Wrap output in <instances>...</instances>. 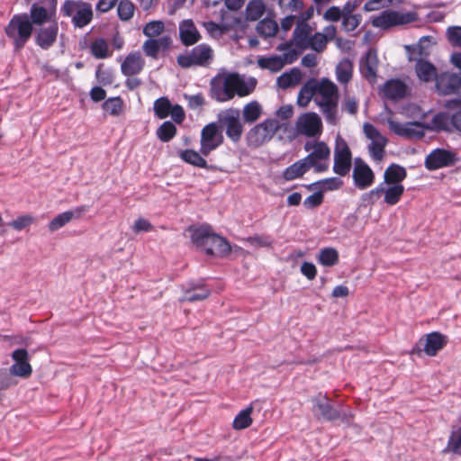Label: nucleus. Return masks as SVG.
Returning <instances> with one entry per match:
<instances>
[{
	"instance_id": "1",
	"label": "nucleus",
	"mask_w": 461,
	"mask_h": 461,
	"mask_svg": "<svg viewBox=\"0 0 461 461\" xmlns=\"http://www.w3.org/2000/svg\"><path fill=\"white\" fill-rule=\"evenodd\" d=\"M257 83L255 77L221 70L211 80V95L217 102H228L235 95L244 97L250 95Z\"/></svg>"
},
{
	"instance_id": "2",
	"label": "nucleus",
	"mask_w": 461,
	"mask_h": 461,
	"mask_svg": "<svg viewBox=\"0 0 461 461\" xmlns=\"http://www.w3.org/2000/svg\"><path fill=\"white\" fill-rule=\"evenodd\" d=\"M410 108L411 109V116L419 118L420 121L400 122L394 119L393 113L388 108H385L380 113L381 121L387 123L389 130L399 137L404 139H421L427 131L425 121H423L427 115L417 105H410Z\"/></svg>"
},
{
	"instance_id": "3",
	"label": "nucleus",
	"mask_w": 461,
	"mask_h": 461,
	"mask_svg": "<svg viewBox=\"0 0 461 461\" xmlns=\"http://www.w3.org/2000/svg\"><path fill=\"white\" fill-rule=\"evenodd\" d=\"M315 104L321 109L328 123L337 122L339 92L337 86L328 78L315 80Z\"/></svg>"
},
{
	"instance_id": "4",
	"label": "nucleus",
	"mask_w": 461,
	"mask_h": 461,
	"mask_svg": "<svg viewBox=\"0 0 461 461\" xmlns=\"http://www.w3.org/2000/svg\"><path fill=\"white\" fill-rule=\"evenodd\" d=\"M5 32L12 41L14 51H20L32 35V23L28 14H16L13 16L5 26Z\"/></svg>"
},
{
	"instance_id": "5",
	"label": "nucleus",
	"mask_w": 461,
	"mask_h": 461,
	"mask_svg": "<svg viewBox=\"0 0 461 461\" xmlns=\"http://www.w3.org/2000/svg\"><path fill=\"white\" fill-rule=\"evenodd\" d=\"M276 49L282 51L283 54L258 57L257 64L261 69L276 73L286 64H292L298 59L299 52L294 47H291L290 43H281Z\"/></svg>"
},
{
	"instance_id": "6",
	"label": "nucleus",
	"mask_w": 461,
	"mask_h": 461,
	"mask_svg": "<svg viewBox=\"0 0 461 461\" xmlns=\"http://www.w3.org/2000/svg\"><path fill=\"white\" fill-rule=\"evenodd\" d=\"M214 59V50L206 44L201 43L190 51L177 57V64L184 68L191 67H209Z\"/></svg>"
},
{
	"instance_id": "7",
	"label": "nucleus",
	"mask_w": 461,
	"mask_h": 461,
	"mask_svg": "<svg viewBox=\"0 0 461 461\" xmlns=\"http://www.w3.org/2000/svg\"><path fill=\"white\" fill-rule=\"evenodd\" d=\"M281 124L276 119H266L252 127L246 135L248 146L258 148L268 142L280 129Z\"/></svg>"
},
{
	"instance_id": "8",
	"label": "nucleus",
	"mask_w": 461,
	"mask_h": 461,
	"mask_svg": "<svg viewBox=\"0 0 461 461\" xmlns=\"http://www.w3.org/2000/svg\"><path fill=\"white\" fill-rule=\"evenodd\" d=\"M417 20L414 12H400L396 10H385L377 15L371 17V23L375 28L389 29L393 26L405 25Z\"/></svg>"
},
{
	"instance_id": "9",
	"label": "nucleus",
	"mask_w": 461,
	"mask_h": 461,
	"mask_svg": "<svg viewBox=\"0 0 461 461\" xmlns=\"http://www.w3.org/2000/svg\"><path fill=\"white\" fill-rule=\"evenodd\" d=\"M417 20L414 12H400L396 10H385L377 15L371 17V23L375 28L389 29L393 26L405 25Z\"/></svg>"
},
{
	"instance_id": "10",
	"label": "nucleus",
	"mask_w": 461,
	"mask_h": 461,
	"mask_svg": "<svg viewBox=\"0 0 461 461\" xmlns=\"http://www.w3.org/2000/svg\"><path fill=\"white\" fill-rule=\"evenodd\" d=\"M306 151H311L304 158L311 167H314L316 172H324L329 168L330 149L323 141L306 142L304 145Z\"/></svg>"
},
{
	"instance_id": "11",
	"label": "nucleus",
	"mask_w": 461,
	"mask_h": 461,
	"mask_svg": "<svg viewBox=\"0 0 461 461\" xmlns=\"http://www.w3.org/2000/svg\"><path fill=\"white\" fill-rule=\"evenodd\" d=\"M404 193L402 185L380 183L375 188L363 195L364 201L374 203L376 199L384 194V201L388 205L398 203Z\"/></svg>"
},
{
	"instance_id": "12",
	"label": "nucleus",
	"mask_w": 461,
	"mask_h": 461,
	"mask_svg": "<svg viewBox=\"0 0 461 461\" xmlns=\"http://www.w3.org/2000/svg\"><path fill=\"white\" fill-rule=\"evenodd\" d=\"M323 126L321 117L313 112L301 114L294 124V132L297 136L307 138L319 137L322 133Z\"/></svg>"
},
{
	"instance_id": "13",
	"label": "nucleus",
	"mask_w": 461,
	"mask_h": 461,
	"mask_svg": "<svg viewBox=\"0 0 461 461\" xmlns=\"http://www.w3.org/2000/svg\"><path fill=\"white\" fill-rule=\"evenodd\" d=\"M62 12L65 15L71 16L75 26L79 28L85 27L93 19L91 5L85 2L67 0L62 6Z\"/></svg>"
},
{
	"instance_id": "14",
	"label": "nucleus",
	"mask_w": 461,
	"mask_h": 461,
	"mask_svg": "<svg viewBox=\"0 0 461 461\" xmlns=\"http://www.w3.org/2000/svg\"><path fill=\"white\" fill-rule=\"evenodd\" d=\"M223 142V135L215 122L205 125L201 131L200 152L207 157Z\"/></svg>"
},
{
	"instance_id": "15",
	"label": "nucleus",
	"mask_w": 461,
	"mask_h": 461,
	"mask_svg": "<svg viewBox=\"0 0 461 461\" xmlns=\"http://www.w3.org/2000/svg\"><path fill=\"white\" fill-rule=\"evenodd\" d=\"M366 137L370 140L368 151L371 158L377 162L382 161L384 156V149L387 145V139L374 125L366 122L363 126Z\"/></svg>"
},
{
	"instance_id": "16",
	"label": "nucleus",
	"mask_w": 461,
	"mask_h": 461,
	"mask_svg": "<svg viewBox=\"0 0 461 461\" xmlns=\"http://www.w3.org/2000/svg\"><path fill=\"white\" fill-rule=\"evenodd\" d=\"M220 122L225 129L227 137L234 143L239 142L244 131L240 110L228 109L221 115Z\"/></svg>"
},
{
	"instance_id": "17",
	"label": "nucleus",
	"mask_w": 461,
	"mask_h": 461,
	"mask_svg": "<svg viewBox=\"0 0 461 461\" xmlns=\"http://www.w3.org/2000/svg\"><path fill=\"white\" fill-rule=\"evenodd\" d=\"M351 168V152L342 139L336 140L333 171L339 176H346Z\"/></svg>"
},
{
	"instance_id": "18",
	"label": "nucleus",
	"mask_w": 461,
	"mask_h": 461,
	"mask_svg": "<svg viewBox=\"0 0 461 461\" xmlns=\"http://www.w3.org/2000/svg\"><path fill=\"white\" fill-rule=\"evenodd\" d=\"M458 160L456 153L444 149L432 150L425 159V166L429 170L449 167Z\"/></svg>"
},
{
	"instance_id": "19",
	"label": "nucleus",
	"mask_w": 461,
	"mask_h": 461,
	"mask_svg": "<svg viewBox=\"0 0 461 461\" xmlns=\"http://www.w3.org/2000/svg\"><path fill=\"white\" fill-rule=\"evenodd\" d=\"M436 88L441 95L461 94V74L442 72L436 78Z\"/></svg>"
},
{
	"instance_id": "20",
	"label": "nucleus",
	"mask_w": 461,
	"mask_h": 461,
	"mask_svg": "<svg viewBox=\"0 0 461 461\" xmlns=\"http://www.w3.org/2000/svg\"><path fill=\"white\" fill-rule=\"evenodd\" d=\"M14 364L10 366V374L15 376L27 378L32 373L29 363V355L26 349H16L12 353Z\"/></svg>"
},
{
	"instance_id": "21",
	"label": "nucleus",
	"mask_w": 461,
	"mask_h": 461,
	"mask_svg": "<svg viewBox=\"0 0 461 461\" xmlns=\"http://www.w3.org/2000/svg\"><path fill=\"white\" fill-rule=\"evenodd\" d=\"M352 176L355 185L360 190H364L372 185L375 180V175L372 169L367 164L361 160H356Z\"/></svg>"
},
{
	"instance_id": "22",
	"label": "nucleus",
	"mask_w": 461,
	"mask_h": 461,
	"mask_svg": "<svg viewBox=\"0 0 461 461\" xmlns=\"http://www.w3.org/2000/svg\"><path fill=\"white\" fill-rule=\"evenodd\" d=\"M88 211V206L82 205L76 207L71 211H67L61 212L55 216L48 225L49 230L50 232H54L60 228L64 227L66 224L70 222L74 219H79L85 212Z\"/></svg>"
},
{
	"instance_id": "23",
	"label": "nucleus",
	"mask_w": 461,
	"mask_h": 461,
	"mask_svg": "<svg viewBox=\"0 0 461 461\" xmlns=\"http://www.w3.org/2000/svg\"><path fill=\"white\" fill-rule=\"evenodd\" d=\"M313 412L318 418H321L326 420H335L339 419L340 411L335 410L329 402L328 398L325 395H320L312 399Z\"/></svg>"
},
{
	"instance_id": "24",
	"label": "nucleus",
	"mask_w": 461,
	"mask_h": 461,
	"mask_svg": "<svg viewBox=\"0 0 461 461\" xmlns=\"http://www.w3.org/2000/svg\"><path fill=\"white\" fill-rule=\"evenodd\" d=\"M313 32L314 29L307 22L297 21L296 27L293 34V40L289 42L291 47L294 45L302 50H307V44L309 43Z\"/></svg>"
},
{
	"instance_id": "25",
	"label": "nucleus",
	"mask_w": 461,
	"mask_h": 461,
	"mask_svg": "<svg viewBox=\"0 0 461 461\" xmlns=\"http://www.w3.org/2000/svg\"><path fill=\"white\" fill-rule=\"evenodd\" d=\"M179 39L185 46H192L201 40V34L191 19H185L178 25Z\"/></svg>"
},
{
	"instance_id": "26",
	"label": "nucleus",
	"mask_w": 461,
	"mask_h": 461,
	"mask_svg": "<svg viewBox=\"0 0 461 461\" xmlns=\"http://www.w3.org/2000/svg\"><path fill=\"white\" fill-rule=\"evenodd\" d=\"M59 32V26L56 22L50 23L46 27H41L37 30L35 41L41 49L48 50L56 41Z\"/></svg>"
},
{
	"instance_id": "27",
	"label": "nucleus",
	"mask_w": 461,
	"mask_h": 461,
	"mask_svg": "<svg viewBox=\"0 0 461 461\" xmlns=\"http://www.w3.org/2000/svg\"><path fill=\"white\" fill-rule=\"evenodd\" d=\"M423 345L424 352L430 357L436 356L437 353L447 344V339L439 332H431L427 334L424 339L420 340Z\"/></svg>"
},
{
	"instance_id": "28",
	"label": "nucleus",
	"mask_w": 461,
	"mask_h": 461,
	"mask_svg": "<svg viewBox=\"0 0 461 461\" xmlns=\"http://www.w3.org/2000/svg\"><path fill=\"white\" fill-rule=\"evenodd\" d=\"M145 64V60L139 51L131 52L122 62L121 70L125 76L139 74Z\"/></svg>"
},
{
	"instance_id": "29",
	"label": "nucleus",
	"mask_w": 461,
	"mask_h": 461,
	"mask_svg": "<svg viewBox=\"0 0 461 461\" xmlns=\"http://www.w3.org/2000/svg\"><path fill=\"white\" fill-rule=\"evenodd\" d=\"M406 93L407 86L400 79H390L382 88L383 97L393 101L403 98Z\"/></svg>"
},
{
	"instance_id": "30",
	"label": "nucleus",
	"mask_w": 461,
	"mask_h": 461,
	"mask_svg": "<svg viewBox=\"0 0 461 461\" xmlns=\"http://www.w3.org/2000/svg\"><path fill=\"white\" fill-rule=\"evenodd\" d=\"M208 239L203 249L206 254L222 257L230 251V244L219 235L212 233Z\"/></svg>"
},
{
	"instance_id": "31",
	"label": "nucleus",
	"mask_w": 461,
	"mask_h": 461,
	"mask_svg": "<svg viewBox=\"0 0 461 461\" xmlns=\"http://www.w3.org/2000/svg\"><path fill=\"white\" fill-rule=\"evenodd\" d=\"M378 68V58L376 51L369 50L366 57L361 60L360 69L364 77L369 80H374L376 77Z\"/></svg>"
},
{
	"instance_id": "32",
	"label": "nucleus",
	"mask_w": 461,
	"mask_h": 461,
	"mask_svg": "<svg viewBox=\"0 0 461 461\" xmlns=\"http://www.w3.org/2000/svg\"><path fill=\"white\" fill-rule=\"evenodd\" d=\"M415 73L420 81L426 83L433 80L436 81V78L438 76L437 74L436 67L432 63L422 59L416 61Z\"/></svg>"
},
{
	"instance_id": "33",
	"label": "nucleus",
	"mask_w": 461,
	"mask_h": 461,
	"mask_svg": "<svg viewBox=\"0 0 461 461\" xmlns=\"http://www.w3.org/2000/svg\"><path fill=\"white\" fill-rule=\"evenodd\" d=\"M55 14V7L48 11L43 6L32 5L30 10V17L32 25H42L44 23L55 22L52 18Z\"/></svg>"
},
{
	"instance_id": "34",
	"label": "nucleus",
	"mask_w": 461,
	"mask_h": 461,
	"mask_svg": "<svg viewBox=\"0 0 461 461\" xmlns=\"http://www.w3.org/2000/svg\"><path fill=\"white\" fill-rule=\"evenodd\" d=\"M310 168V165L303 158L286 167L282 176L285 181H293L302 177Z\"/></svg>"
},
{
	"instance_id": "35",
	"label": "nucleus",
	"mask_w": 461,
	"mask_h": 461,
	"mask_svg": "<svg viewBox=\"0 0 461 461\" xmlns=\"http://www.w3.org/2000/svg\"><path fill=\"white\" fill-rule=\"evenodd\" d=\"M407 176L406 169L397 164L390 165L384 173V181L385 184L402 185V182Z\"/></svg>"
},
{
	"instance_id": "36",
	"label": "nucleus",
	"mask_w": 461,
	"mask_h": 461,
	"mask_svg": "<svg viewBox=\"0 0 461 461\" xmlns=\"http://www.w3.org/2000/svg\"><path fill=\"white\" fill-rule=\"evenodd\" d=\"M336 79L341 85H347L353 76V63L348 59L339 62L335 69Z\"/></svg>"
},
{
	"instance_id": "37",
	"label": "nucleus",
	"mask_w": 461,
	"mask_h": 461,
	"mask_svg": "<svg viewBox=\"0 0 461 461\" xmlns=\"http://www.w3.org/2000/svg\"><path fill=\"white\" fill-rule=\"evenodd\" d=\"M302 80V74L298 68H292L277 77L276 84L280 88L286 89L297 86Z\"/></svg>"
},
{
	"instance_id": "38",
	"label": "nucleus",
	"mask_w": 461,
	"mask_h": 461,
	"mask_svg": "<svg viewBox=\"0 0 461 461\" xmlns=\"http://www.w3.org/2000/svg\"><path fill=\"white\" fill-rule=\"evenodd\" d=\"M211 294L209 288L203 284L194 285L187 289L184 296L180 299L181 302H195L206 299Z\"/></svg>"
},
{
	"instance_id": "39",
	"label": "nucleus",
	"mask_w": 461,
	"mask_h": 461,
	"mask_svg": "<svg viewBox=\"0 0 461 461\" xmlns=\"http://www.w3.org/2000/svg\"><path fill=\"white\" fill-rule=\"evenodd\" d=\"M180 158L187 164L200 168H206L208 167L204 156L199 151L194 149H185L179 152Z\"/></svg>"
},
{
	"instance_id": "40",
	"label": "nucleus",
	"mask_w": 461,
	"mask_h": 461,
	"mask_svg": "<svg viewBox=\"0 0 461 461\" xmlns=\"http://www.w3.org/2000/svg\"><path fill=\"white\" fill-rule=\"evenodd\" d=\"M451 124V117L447 113L434 114L429 122H425L427 131H440L448 129Z\"/></svg>"
},
{
	"instance_id": "41",
	"label": "nucleus",
	"mask_w": 461,
	"mask_h": 461,
	"mask_svg": "<svg viewBox=\"0 0 461 461\" xmlns=\"http://www.w3.org/2000/svg\"><path fill=\"white\" fill-rule=\"evenodd\" d=\"M253 412V405L249 404L245 409L241 410L234 418L232 427L236 430H241L249 428L252 424L251 414Z\"/></svg>"
},
{
	"instance_id": "42",
	"label": "nucleus",
	"mask_w": 461,
	"mask_h": 461,
	"mask_svg": "<svg viewBox=\"0 0 461 461\" xmlns=\"http://www.w3.org/2000/svg\"><path fill=\"white\" fill-rule=\"evenodd\" d=\"M315 80L306 82L299 91L297 104L301 107H306L312 99L315 101Z\"/></svg>"
},
{
	"instance_id": "43",
	"label": "nucleus",
	"mask_w": 461,
	"mask_h": 461,
	"mask_svg": "<svg viewBox=\"0 0 461 461\" xmlns=\"http://www.w3.org/2000/svg\"><path fill=\"white\" fill-rule=\"evenodd\" d=\"M263 113V108L258 101H251L242 109L243 120L247 123H253L258 121Z\"/></svg>"
},
{
	"instance_id": "44",
	"label": "nucleus",
	"mask_w": 461,
	"mask_h": 461,
	"mask_svg": "<svg viewBox=\"0 0 461 461\" xmlns=\"http://www.w3.org/2000/svg\"><path fill=\"white\" fill-rule=\"evenodd\" d=\"M266 12V4L263 0H251L246 7V18L249 21L260 19Z\"/></svg>"
},
{
	"instance_id": "45",
	"label": "nucleus",
	"mask_w": 461,
	"mask_h": 461,
	"mask_svg": "<svg viewBox=\"0 0 461 461\" xmlns=\"http://www.w3.org/2000/svg\"><path fill=\"white\" fill-rule=\"evenodd\" d=\"M317 260L324 267H333L339 262V252L334 248H323L320 250Z\"/></svg>"
},
{
	"instance_id": "46",
	"label": "nucleus",
	"mask_w": 461,
	"mask_h": 461,
	"mask_svg": "<svg viewBox=\"0 0 461 461\" xmlns=\"http://www.w3.org/2000/svg\"><path fill=\"white\" fill-rule=\"evenodd\" d=\"M192 241L202 249L207 243L208 238L212 236L209 226L203 225L197 228L190 229Z\"/></svg>"
},
{
	"instance_id": "47",
	"label": "nucleus",
	"mask_w": 461,
	"mask_h": 461,
	"mask_svg": "<svg viewBox=\"0 0 461 461\" xmlns=\"http://www.w3.org/2000/svg\"><path fill=\"white\" fill-rule=\"evenodd\" d=\"M257 32L265 38L275 37L278 32V24L273 19L265 18L258 23Z\"/></svg>"
},
{
	"instance_id": "48",
	"label": "nucleus",
	"mask_w": 461,
	"mask_h": 461,
	"mask_svg": "<svg viewBox=\"0 0 461 461\" xmlns=\"http://www.w3.org/2000/svg\"><path fill=\"white\" fill-rule=\"evenodd\" d=\"M444 453H452L454 455L461 456V427L452 430Z\"/></svg>"
},
{
	"instance_id": "49",
	"label": "nucleus",
	"mask_w": 461,
	"mask_h": 461,
	"mask_svg": "<svg viewBox=\"0 0 461 461\" xmlns=\"http://www.w3.org/2000/svg\"><path fill=\"white\" fill-rule=\"evenodd\" d=\"M91 53L96 59H104L112 54L109 50L108 43L104 39L99 38L91 44Z\"/></svg>"
},
{
	"instance_id": "50",
	"label": "nucleus",
	"mask_w": 461,
	"mask_h": 461,
	"mask_svg": "<svg viewBox=\"0 0 461 461\" xmlns=\"http://www.w3.org/2000/svg\"><path fill=\"white\" fill-rule=\"evenodd\" d=\"M176 133V126L169 121L164 122L157 130L158 138L164 142L172 140Z\"/></svg>"
},
{
	"instance_id": "51",
	"label": "nucleus",
	"mask_w": 461,
	"mask_h": 461,
	"mask_svg": "<svg viewBox=\"0 0 461 461\" xmlns=\"http://www.w3.org/2000/svg\"><path fill=\"white\" fill-rule=\"evenodd\" d=\"M317 186L319 190L323 192L334 191L340 188L343 185V181L339 177H329L312 184Z\"/></svg>"
},
{
	"instance_id": "52",
	"label": "nucleus",
	"mask_w": 461,
	"mask_h": 461,
	"mask_svg": "<svg viewBox=\"0 0 461 461\" xmlns=\"http://www.w3.org/2000/svg\"><path fill=\"white\" fill-rule=\"evenodd\" d=\"M172 104L167 97H160L154 102V113L159 119H165L169 115Z\"/></svg>"
},
{
	"instance_id": "53",
	"label": "nucleus",
	"mask_w": 461,
	"mask_h": 461,
	"mask_svg": "<svg viewBox=\"0 0 461 461\" xmlns=\"http://www.w3.org/2000/svg\"><path fill=\"white\" fill-rule=\"evenodd\" d=\"M165 30V23L162 21L155 20L148 23L143 28V34L148 38L160 36Z\"/></svg>"
},
{
	"instance_id": "54",
	"label": "nucleus",
	"mask_w": 461,
	"mask_h": 461,
	"mask_svg": "<svg viewBox=\"0 0 461 461\" xmlns=\"http://www.w3.org/2000/svg\"><path fill=\"white\" fill-rule=\"evenodd\" d=\"M134 11L133 4L129 0H122L117 5V14L123 21L131 19L133 16Z\"/></svg>"
},
{
	"instance_id": "55",
	"label": "nucleus",
	"mask_w": 461,
	"mask_h": 461,
	"mask_svg": "<svg viewBox=\"0 0 461 461\" xmlns=\"http://www.w3.org/2000/svg\"><path fill=\"white\" fill-rule=\"evenodd\" d=\"M35 219L31 214H24L18 216L16 219L13 220L9 222V226L14 229L15 230H22L34 222Z\"/></svg>"
},
{
	"instance_id": "56",
	"label": "nucleus",
	"mask_w": 461,
	"mask_h": 461,
	"mask_svg": "<svg viewBox=\"0 0 461 461\" xmlns=\"http://www.w3.org/2000/svg\"><path fill=\"white\" fill-rule=\"evenodd\" d=\"M327 42L325 37L321 35V32H313L307 44V49H312L316 52H322L326 48Z\"/></svg>"
},
{
	"instance_id": "57",
	"label": "nucleus",
	"mask_w": 461,
	"mask_h": 461,
	"mask_svg": "<svg viewBox=\"0 0 461 461\" xmlns=\"http://www.w3.org/2000/svg\"><path fill=\"white\" fill-rule=\"evenodd\" d=\"M203 28L207 33L213 39H220L226 32V28L214 22H204L203 23Z\"/></svg>"
},
{
	"instance_id": "58",
	"label": "nucleus",
	"mask_w": 461,
	"mask_h": 461,
	"mask_svg": "<svg viewBox=\"0 0 461 461\" xmlns=\"http://www.w3.org/2000/svg\"><path fill=\"white\" fill-rule=\"evenodd\" d=\"M362 21L360 14L345 15L342 18V27L346 32L356 30Z\"/></svg>"
},
{
	"instance_id": "59",
	"label": "nucleus",
	"mask_w": 461,
	"mask_h": 461,
	"mask_svg": "<svg viewBox=\"0 0 461 461\" xmlns=\"http://www.w3.org/2000/svg\"><path fill=\"white\" fill-rule=\"evenodd\" d=\"M447 37L451 45L461 48V27L452 26L447 30Z\"/></svg>"
},
{
	"instance_id": "60",
	"label": "nucleus",
	"mask_w": 461,
	"mask_h": 461,
	"mask_svg": "<svg viewBox=\"0 0 461 461\" xmlns=\"http://www.w3.org/2000/svg\"><path fill=\"white\" fill-rule=\"evenodd\" d=\"M144 53L152 59H158L160 50L158 48L154 38H149L142 45Z\"/></svg>"
},
{
	"instance_id": "61",
	"label": "nucleus",
	"mask_w": 461,
	"mask_h": 461,
	"mask_svg": "<svg viewBox=\"0 0 461 461\" xmlns=\"http://www.w3.org/2000/svg\"><path fill=\"white\" fill-rule=\"evenodd\" d=\"M247 242H249L253 247H270L273 243V240L268 236L256 235L253 237H249L247 239Z\"/></svg>"
},
{
	"instance_id": "62",
	"label": "nucleus",
	"mask_w": 461,
	"mask_h": 461,
	"mask_svg": "<svg viewBox=\"0 0 461 461\" xmlns=\"http://www.w3.org/2000/svg\"><path fill=\"white\" fill-rule=\"evenodd\" d=\"M322 202H323V194L321 191H319V192H316V193L309 195L303 201V205L307 209H313V208H316L319 205H321Z\"/></svg>"
},
{
	"instance_id": "63",
	"label": "nucleus",
	"mask_w": 461,
	"mask_h": 461,
	"mask_svg": "<svg viewBox=\"0 0 461 461\" xmlns=\"http://www.w3.org/2000/svg\"><path fill=\"white\" fill-rule=\"evenodd\" d=\"M283 5H279L281 9L291 11V12H299L303 8V2L302 0H283Z\"/></svg>"
},
{
	"instance_id": "64",
	"label": "nucleus",
	"mask_w": 461,
	"mask_h": 461,
	"mask_svg": "<svg viewBox=\"0 0 461 461\" xmlns=\"http://www.w3.org/2000/svg\"><path fill=\"white\" fill-rule=\"evenodd\" d=\"M323 18L326 21L338 22L340 18H343V14L339 7L331 6L324 13Z\"/></svg>"
}]
</instances>
